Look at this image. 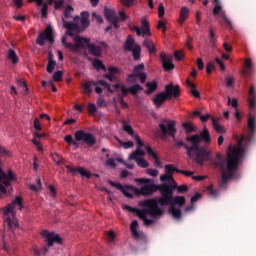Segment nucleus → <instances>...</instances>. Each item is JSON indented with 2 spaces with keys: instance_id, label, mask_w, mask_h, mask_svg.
<instances>
[{
  "instance_id": "nucleus-4",
  "label": "nucleus",
  "mask_w": 256,
  "mask_h": 256,
  "mask_svg": "<svg viewBox=\"0 0 256 256\" xmlns=\"http://www.w3.org/2000/svg\"><path fill=\"white\" fill-rule=\"evenodd\" d=\"M177 123L174 120L163 119L159 124V129L162 137H172L173 142L176 147H184L187 151L188 157L194 158L195 161V149L193 148V144L191 146L187 145L183 141L177 140L175 135L177 134Z\"/></svg>"
},
{
  "instance_id": "nucleus-52",
  "label": "nucleus",
  "mask_w": 256,
  "mask_h": 256,
  "mask_svg": "<svg viewBox=\"0 0 256 256\" xmlns=\"http://www.w3.org/2000/svg\"><path fill=\"white\" fill-rule=\"evenodd\" d=\"M215 69V64L213 62H209L206 66V73L208 75H211L213 73V70Z\"/></svg>"
},
{
  "instance_id": "nucleus-44",
  "label": "nucleus",
  "mask_w": 256,
  "mask_h": 256,
  "mask_svg": "<svg viewBox=\"0 0 256 256\" xmlns=\"http://www.w3.org/2000/svg\"><path fill=\"white\" fill-rule=\"evenodd\" d=\"M119 145H121V147L125 148V149H131V147H133V142L132 141H128V142H123L121 140H119L118 138H116Z\"/></svg>"
},
{
  "instance_id": "nucleus-33",
  "label": "nucleus",
  "mask_w": 256,
  "mask_h": 256,
  "mask_svg": "<svg viewBox=\"0 0 256 256\" xmlns=\"http://www.w3.org/2000/svg\"><path fill=\"white\" fill-rule=\"evenodd\" d=\"M186 83L188 87H191V93L193 97H196L197 99H199V97H201V93L197 91V86L193 84V82H191V80L189 79L186 80Z\"/></svg>"
},
{
  "instance_id": "nucleus-1",
  "label": "nucleus",
  "mask_w": 256,
  "mask_h": 256,
  "mask_svg": "<svg viewBox=\"0 0 256 256\" xmlns=\"http://www.w3.org/2000/svg\"><path fill=\"white\" fill-rule=\"evenodd\" d=\"M255 133V117L250 116L248 118V135L242 136L238 141L237 146L230 145L228 147L227 157L221 155V153H217L214 159H211V150L207 149L205 146L199 145L202 141L207 144L211 143V135L209 134L207 127H204L203 131L199 134L187 136L185 140L193 146L195 163H197V165H204L205 161H212V164L215 165V167H219L220 171H222L221 187H223V185L228 183L230 179H233V176L237 173V169H239V163H241V159H243V155H245L243 141L251 143Z\"/></svg>"
},
{
  "instance_id": "nucleus-56",
  "label": "nucleus",
  "mask_w": 256,
  "mask_h": 256,
  "mask_svg": "<svg viewBox=\"0 0 256 256\" xmlns=\"http://www.w3.org/2000/svg\"><path fill=\"white\" fill-rule=\"evenodd\" d=\"M202 195L201 193H196L194 196L191 197L190 203L193 205L194 203H197L199 199H201Z\"/></svg>"
},
{
  "instance_id": "nucleus-13",
  "label": "nucleus",
  "mask_w": 256,
  "mask_h": 256,
  "mask_svg": "<svg viewBox=\"0 0 256 256\" xmlns=\"http://www.w3.org/2000/svg\"><path fill=\"white\" fill-rule=\"evenodd\" d=\"M95 85H100L101 87H104V89H107L109 93H113V89H111V85L107 83L105 80H98V81H90V82H85L83 84V90L85 93H92L93 87Z\"/></svg>"
},
{
  "instance_id": "nucleus-48",
  "label": "nucleus",
  "mask_w": 256,
  "mask_h": 256,
  "mask_svg": "<svg viewBox=\"0 0 256 256\" xmlns=\"http://www.w3.org/2000/svg\"><path fill=\"white\" fill-rule=\"evenodd\" d=\"M146 173L147 175H150V177H157V175H159V170L148 168Z\"/></svg>"
},
{
  "instance_id": "nucleus-32",
  "label": "nucleus",
  "mask_w": 256,
  "mask_h": 256,
  "mask_svg": "<svg viewBox=\"0 0 256 256\" xmlns=\"http://www.w3.org/2000/svg\"><path fill=\"white\" fill-rule=\"evenodd\" d=\"M92 65L97 71H100V69H102V71H107V67L100 59L94 58L92 61Z\"/></svg>"
},
{
  "instance_id": "nucleus-39",
  "label": "nucleus",
  "mask_w": 256,
  "mask_h": 256,
  "mask_svg": "<svg viewBox=\"0 0 256 256\" xmlns=\"http://www.w3.org/2000/svg\"><path fill=\"white\" fill-rule=\"evenodd\" d=\"M104 15L107 19V21H112L113 19H117V16H115V12H113L111 9H105Z\"/></svg>"
},
{
  "instance_id": "nucleus-25",
  "label": "nucleus",
  "mask_w": 256,
  "mask_h": 256,
  "mask_svg": "<svg viewBox=\"0 0 256 256\" xmlns=\"http://www.w3.org/2000/svg\"><path fill=\"white\" fill-rule=\"evenodd\" d=\"M208 38L211 44V47L215 49L217 47V38L215 37V30H213V27L208 28Z\"/></svg>"
},
{
  "instance_id": "nucleus-31",
  "label": "nucleus",
  "mask_w": 256,
  "mask_h": 256,
  "mask_svg": "<svg viewBox=\"0 0 256 256\" xmlns=\"http://www.w3.org/2000/svg\"><path fill=\"white\" fill-rule=\"evenodd\" d=\"M7 58L13 63V65H17L19 63V56L13 49L8 50Z\"/></svg>"
},
{
  "instance_id": "nucleus-51",
  "label": "nucleus",
  "mask_w": 256,
  "mask_h": 256,
  "mask_svg": "<svg viewBox=\"0 0 256 256\" xmlns=\"http://www.w3.org/2000/svg\"><path fill=\"white\" fill-rule=\"evenodd\" d=\"M88 111L90 115H95L97 113V106L93 103L88 104Z\"/></svg>"
},
{
  "instance_id": "nucleus-11",
  "label": "nucleus",
  "mask_w": 256,
  "mask_h": 256,
  "mask_svg": "<svg viewBox=\"0 0 256 256\" xmlns=\"http://www.w3.org/2000/svg\"><path fill=\"white\" fill-rule=\"evenodd\" d=\"M157 191L160 192L161 198H158L157 203L160 205H169L171 203L173 198V191L171 190V187L169 184H161L158 185Z\"/></svg>"
},
{
  "instance_id": "nucleus-15",
  "label": "nucleus",
  "mask_w": 256,
  "mask_h": 256,
  "mask_svg": "<svg viewBox=\"0 0 256 256\" xmlns=\"http://www.w3.org/2000/svg\"><path fill=\"white\" fill-rule=\"evenodd\" d=\"M133 73L140 78V83L147 81V74L145 73V64L141 63L134 67Z\"/></svg>"
},
{
  "instance_id": "nucleus-40",
  "label": "nucleus",
  "mask_w": 256,
  "mask_h": 256,
  "mask_svg": "<svg viewBox=\"0 0 256 256\" xmlns=\"http://www.w3.org/2000/svg\"><path fill=\"white\" fill-rule=\"evenodd\" d=\"M206 193H207V195H209L210 197H213V198L219 196V190L213 189V186H209V187L206 189Z\"/></svg>"
},
{
  "instance_id": "nucleus-3",
  "label": "nucleus",
  "mask_w": 256,
  "mask_h": 256,
  "mask_svg": "<svg viewBox=\"0 0 256 256\" xmlns=\"http://www.w3.org/2000/svg\"><path fill=\"white\" fill-rule=\"evenodd\" d=\"M138 205L139 207H144V208L139 210L129 205H124L123 209H125L126 211H130V213H136L139 219H142L146 227H149L154 223L153 219L147 218L148 215H150V217H161V215H163V210L159 208L157 199H147L144 201H140Z\"/></svg>"
},
{
  "instance_id": "nucleus-30",
  "label": "nucleus",
  "mask_w": 256,
  "mask_h": 256,
  "mask_svg": "<svg viewBox=\"0 0 256 256\" xmlns=\"http://www.w3.org/2000/svg\"><path fill=\"white\" fill-rule=\"evenodd\" d=\"M142 25V37H145V35H147V37H151V30L149 28V21H147V19H143L141 22Z\"/></svg>"
},
{
  "instance_id": "nucleus-45",
  "label": "nucleus",
  "mask_w": 256,
  "mask_h": 256,
  "mask_svg": "<svg viewBox=\"0 0 256 256\" xmlns=\"http://www.w3.org/2000/svg\"><path fill=\"white\" fill-rule=\"evenodd\" d=\"M174 57L177 61H183V59H185V53L181 50L175 51Z\"/></svg>"
},
{
  "instance_id": "nucleus-58",
  "label": "nucleus",
  "mask_w": 256,
  "mask_h": 256,
  "mask_svg": "<svg viewBox=\"0 0 256 256\" xmlns=\"http://www.w3.org/2000/svg\"><path fill=\"white\" fill-rule=\"evenodd\" d=\"M157 29H162V32H163V33H166V32H167V26L165 25V22H163V20H160V21L158 22Z\"/></svg>"
},
{
  "instance_id": "nucleus-9",
  "label": "nucleus",
  "mask_w": 256,
  "mask_h": 256,
  "mask_svg": "<svg viewBox=\"0 0 256 256\" xmlns=\"http://www.w3.org/2000/svg\"><path fill=\"white\" fill-rule=\"evenodd\" d=\"M134 139L137 143V149L136 151L132 152L130 155H129V160L130 161H136L138 167H141L142 169H147V167H149V162L147 160H145L144 158H139V157H145V151H143L141 149V147H148V145H145L143 143V141H141V138L139 137V135H135L134 136Z\"/></svg>"
},
{
  "instance_id": "nucleus-43",
  "label": "nucleus",
  "mask_w": 256,
  "mask_h": 256,
  "mask_svg": "<svg viewBox=\"0 0 256 256\" xmlns=\"http://www.w3.org/2000/svg\"><path fill=\"white\" fill-rule=\"evenodd\" d=\"M53 81L59 82L63 80V72L56 71L52 76Z\"/></svg>"
},
{
  "instance_id": "nucleus-64",
  "label": "nucleus",
  "mask_w": 256,
  "mask_h": 256,
  "mask_svg": "<svg viewBox=\"0 0 256 256\" xmlns=\"http://www.w3.org/2000/svg\"><path fill=\"white\" fill-rule=\"evenodd\" d=\"M178 193H187V191H189V187H187V185H180L178 186Z\"/></svg>"
},
{
  "instance_id": "nucleus-57",
  "label": "nucleus",
  "mask_w": 256,
  "mask_h": 256,
  "mask_svg": "<svg viewBox=\"0 0 256 256\" xmlns=\"http://www.w3.org/2000/svg\"><path fill=\"white\" fill-rule=\"evenodd\" d=\"M106 71H108L110 74L112 75H117V73H119V68L117 67H113V66H109Z\"/></svg>"
},
{
  "instance_id": "nucleus-23",
  "label": "nucleus",
  "mask_w": 256,
  "mask_h": 256,
  "mask_svg": "<svg viewBox=\"0 0 256 256\" xmlns=\"http://www.w3.org/2000/svg\"><path fill=\"white\" fill-rule=\"evenodd\" d=\"M56 66H57V62L54 59L53 53L49 52V54H48V64H47V67H46L47 73H53Z\"/></svg>"
},
{
  "instance_id": "nucleus-34",
  "label": "nucleus",
  "mask_w": 256,
  "mask_h": 256,
  "mask_svg": "<svg viewBox=\"0 0 256 256\" xmlns=\"http://www.w3.org/2000/svg\"><path fill=\"white\" fill-rule=\"evenodd\" d=\"M245 66L248 70H242V75H251V69H253V62L251 61V58H247L245 60Z\"/></svg>"
},
{
  "instance_id": "nucleus-16",
  "label": "nucleus",
  "mask_w": 256,
  "mask_h": 256,
  "mask_svg": "<svg viewBox=\"0 0 256 256\" xmlns=\"http://www.w3.org/2000/svg\"><path fill=\"white\" fill-rule=\"evenodd\" d=\"M160 59L162 61L164 70L173 71V69H175V64H173V58L167 57V55H165V53H161Z\"/></svg>"
},
{
  "instance_id": "nucleus-50",
  "label": "nucleus",
  "mask_w": 256,
  "mask_h": 256,
  "mask_svg": "<svg viewBox=\"0 0 256 256\" xmlns=\"http://www.w3.org/2000/svg\"><path fill=\"white\" fill-rule=\"evenodd\" d=\"M65 5V0H55L54 1V9L59 10L61 7Z\"/></svg>"
},
{
  "instance_id": "nucleus-27",
  "label": "nucleus",
  "mask_w": 256,
  "mask_h": 256,
  "mask_svg": "<svg viewBox=\"0 0 256 256\" xmlns=\"http://www.w3.org/2000/svg\"><path fill=\"white\" fill-rule=\"evenodd\" d=\"M147 90L144 91L146 95H151V93H155L157 91V81L153 80L152 82H147L146 83Z\"/></svg>"
},
{
  "instance_id": "nucleus-19",
  "label": "nucleus",
  "mask_w": 256,
  "mask_h": 256,
  "mask_svg": "<svg viewBox=\"0 0 256 256\" xmlns=\"http://www.w3.org/2000/svg\"><path fill=\"white\" fill-rule=\"evenodd\" d=\"M67 171H69V173H71L72 175H77V173H79L80 175H82V177H86L87 179L91 178V173L85 171V169L78 167V168H74L72 166L67 165L66 166Z\"/></svg>"
},
{
  "instance_id": "nucleus-14",
  "label": "nucleus",
  "mask_w": 256,
  "mask_h": 256,
  "mask_svg": "<svg viewBox=\"0 0 256 256\" xmlns=\"http://www.w3.org/2000/svg\"><path fill=\"white\" fill-rule=\"evenodd\" d=\"M166 97L169 99H179L181 97V88L179 85H173V83H169L165 86Z\"/></svg>"
},
{
  "instance_id": "nucleus-17",
  "label": "nucleus",
  "mask_w": 256,
  "mask_h": 256,
  "mask_svg": "<svg viewBox=\"0 0 256 256\" xmlns=\"http://www.w3.org/2000/svg\"><path fill=\"white\" fill-rule=\"evenodd\" d=\"M139 91H143V88L139 84H134L132 87L126 88L125 86H121L122 97H127L128 93L132 95H137Z\"/></svg>"
},
{
  "instance_id": "nucleus-38",
  "label": "nucleus",
  "mask_w": 256,
  "mask_h": 256,
  "mask_svg": "<svg viewBox=\"0 0 256 256\" xmlns=\"http://www.w3.org/2000/svg\"><path fill=\"white\" fill-rule=\"evenodd\" d=\"M213 3H215L213 15H219V13H221L223 9V7L221 6V0H213Z\"/></svg>"
},
{
  "instance_id": "nucleus-60",
  "label": "nucleus",
  "mask_w": 256,
  "mask_h": 256,
  "mask_svg": "<svg viewBox=\"0 0 256 256\" xmlns=\"http://www.w3.org/2000/svg\"><path fill=\"white\" fill-rule=\"evenodd\" d=\"M33 125H34V129H36L37 131H41L42 128H41V122H39V118L34 119Z\"/></svg>"
},
{
  "instance_id": "nucleus-28",
  "label": "nucleus",
  "mask_w": 256,
  "mask_h": 256,
  "mask_svg": "<svg viewBox=\"0 0 256 256\" xmlns=\"http://www.w3.org/2000/svg\"><path fill=\"white\" fill-rule=\"evenodd\" d=\"M187 17H189V8L182 7L180 10V17H179L178 23L180 25H183V23H185Z\"/></svg>"
},
{
  "instance_id": "nucleus-24",
  "label": "nucleus",
  "mask_w": 256,
  "mask_h": 256,
  "mask_svg": "<svg viewBox=\"0 0 256 256\" xmlns=\"http://www.w3.org/2000/svg\"><path fill=\"white\" fill-rule=\"evenodd\" d=\"M143 47H146L150 55H153V53H157V48L155 47V44L151 41V39L144 40Z\"/></svg>"
},
{
  "instance_id": "nucleus-36",
  "label": "nucleus",
  "mask_w": 256,
  "mask_h": 256,
  "mask_svg": "<svg viewBox=\"0 0 256 256\" xmlns=\"http://www.w3.org/2000/svg\"><path fill=\"white\" fill-rule=\"evenodd\" d=\"M164 169H165V173L167 175H173V173H177V171H179V169L175 168V166H173V164H166Z\"/></svg>"
},
{
  "instance_id": "nucleus-2",
  "label": "nucleus",
  "mask_w": 256,
  "mask_h": 256,
  "mask_svg": "<svg viewBox=\"0 0 256 256\" xmlns=\"http://www.w3.org/2000/svg\"><path fill=\"white\" fill-rule=\"evenodd\" d=\"M91 22L89 21V12L83 11L79 16H75L73 22H69L63 19V25L66 30V35L71 37L75 44L67 42V37H62L61 43L65 49H69L72 53H79L81 49L87 47L88 53L93 57H102L103 52L101 46L91 43V39L79 36V33H83Z\"/></svg>"
},
{
  "instance_id": "nucleus-55",
  "label": "nucleus",
  "mask_w": 256,
  "mask_h": 256,
  "mask_svg": "<svg viewBox=\"0 0 256 256\" xmlns=\"http://www.w3.org/2000/svg\"><path fill=\"white\" fill-rule=\"evenodd\" d=\"M228 105H231V107L237 108V105H239V102L237 101V98H233L231 100V97H228Z\"/></svg>"
},
{
  "instance_id": "nucleus-53",
  "label": "nucleus",
  "mask_w": 256,
  "mask_h": 256,
  "mask_svg": "<svg viewBox=\"0 0 256 256\" xmlns=\"http://www.w3.org/2000/svg\"><path fill=\"white\" fill-rule=\"evenodd\" d=\"M120 2L122 5H124V7H133L135 4V0H120Z\"/></svg>"
},
{
  "instance_id": "nucleus-8",
  "label": "nucleus",
  "mask_w": 256,
  "mask_h": 256,
  "mask_svg": "<svg viewBox=\"0 0 256 256\" xmlns=\"http://www.w3.org/2000/svg\"><path fill=\"white\" fill-rule=\"evenodd\" d=\"M74 139L71 134H68L64 137V141L68 143V145H73L76 148L79 147V142L81 141L88 147H93V145L97 143V140L95 139V136L93 134L85 132L83 130H77L74 134Z\"/></svg>"
},
{
  "instance_id": "nucleus-18",
  "label": "nucleus",
  "mask_w": 256,
  "mask_h": 256,
  "mask_svg": "<svg viewBox=\"0 0 256 256\" xmlns=\"http://www.w3.org/2000/svg\"><path fill=\"white\" fill-rule=\"evenodd\" d=\"M248 105L250 111H255L256 108V91L255 87L251 86L248 92Z\"/></svg>"
},
{
  "instance_id": "nucleus-10",
  "label": "nucleus",
  "mask_w": 256,
  "mask_h": 256,
  "mask_svg": "<svg viewBox=\"0 0 256 256\" xmlns=\"http://www.w3.org/2000/svg\"><path fill=\"white\" fill-rule=\"evenodd\" d=\"M124 51H129L132 53L134 61H139L141 59V46L135 43V38L129 35L124 43Z\"/></svg>"
},
{
  "instance_id": "nucleus-59",
  "label": "nucleus",
  "mask_w": 256,
  "mask_h": 256,
  "mask_svg": "<svg viewBox=\"0 0 256 256\" xmlns=\"http://www.w3.org/2000/svg\"><path fill=\"white\" fill-rule=\"evenodd\" d=\"M106 165L107 167H111L112 169H115V167H117V163H115V160L113 158L108 159L106 161Z\"/></svg>"
},
{
  "instance_id": "nucleus-37",
  "label": "nucleus",
  "mask_w": 256,
  "mask_h": 256,
  "mask_svg": "<svg viewBox=\"0 0 256 256\" xmlns=\"http://www.w3.org/2000/svg\"><path fill=\"white\" fill-rule=\"evenodd\" d=\"M182 127H183V129H185L186 133L195 132V125H193V123H191V122L182 123Z\"/></svg>"
},
{
  "instance_id": "nucleus-62",
  "label": "nucleus",
  "mask_w": 256,
  "mask_h": 256,
  "mask_svg": "<svg viewBox=\"0 0 256 256\" xmlns=\"http://www.w3.org/2000/svg\"><path fill=\"white\" fill-rule=\"evenodd\" d=\"M235 79L233 77H226V87H233Z\"/></svg>"
},
{
  "instance_id": "nucleus-42",
  "label": "nucleus",
  "mask_w": 256,
  "mask_h": 256,
  "mask_svg": "<svg viewBox=\"0 0 256 256\" xmlns=\"http://www.w3.org/2000/svg\"><path fill=\"white\" fill-rule=\"evenodd\" d=\"M160 181H162V183H169L173 181V175L171 174H164L160 176Z\"/></svg>"
},
{
  "instance_id": "nucleus-29",
  "label": "nucleus",
  "mask_w": 256,
  "mask_h": 256,
  "mask_svg": "<svg viewBox=\"0 0 256 256\" xmlns=\"http://www.w3.org/2000/svg\"><path fill=\"white\" fill-rule=\"evenodd\" d=\"M169 213L177 221L181 220V217L183 216V214L181 213V209L174 207V206H170Z\"/></svg>"
},
{
  "instance_id": "nucleus-22",
  "label": "nucleus",
  "mask_w": 256,
  "mask_h": 256,
  "mask_svg": "<svg viewBox=\"0 0 256 256\" xmlns=\"http://www.w3.org/2000/svg\"><path fill=\"white\" fill-rule=\"evenodd\" d=\"M186 200L184 198V196H172V200L171 203H169L168 205H170V207H183V205H185Z\"/></svg>"
},
{
  "instance_id": "nucleus-46",
  "label": "nucleus",
  "mask_w": 256,
  "mask_h": 256,
  "mask_svg": "<svg viewBox=\"0 0 256 256\" xmlns=\"http://www.w3.org/2000/svg\"><path fill=\"white\" fill-rule=\"evenodd\" d=\"M123 130L128 133V135H134L133 127L125 122L123 123Z\"/></svg>"
},
{
  "instance_id": "nucleus-61",
  "label": "nucleus",
  "mask_w": 256,
  "mask_h": 256,
  "mask_svg": "<svg viewBox=\"0 0 256 256\" xmlns=\"http://www.w3.org/2000/svg\"><path fill=\"white\" fill-rule=\"evenodd\" d=\"M127 81L129 83H137V76L134 73L129 74L128 78H127Z\"/></svg>"
},
{
  "instance_id": "nucleus-12",
  "label": "nucleus",
  "mask_w": 256,
  "mask_h": 256,
  "mask_svg": "<svg viewBox=\"0 0 256 256\" xmlns=\"http://www.w3.org/2000/svg\"><path fill=\"white\" fill-rule=\"evenodd\" d=\"M45 41H49V43H54L55 38L53 37V27L47 26L44 32H41L36 39L37 45L43 47L45 45Z\"/></svg>"
},
{
  "instance_id": "nucleus-63",
  "label": "nucleus",
  "mask_w": 256,
  "mask_h": 256,
  "mask_svg": "<svg viewBox=\"0 0 256 256\" xmlns=\"http://www.w3.org/2000/svg\"><path fill=\"white\" fill-rule=\"evenodd\" d=\"M163 15H165V7L163 6V4H159L158 7V17H163Z\"/></svg>"
},
{
  "instance_id": "nucleus-47",
  "label": "nucleus",
  "mask_w": 256,
  "mask_h": 256,
  "mask_svg": "<svg viewBox=\"0 0 256 256\" xmlns=\"http://www.w3.org/2000/svg\"><path fill=\"white\" fill-rule=\"evenodd\" d=\"M104 78L108 79L111 83L117 81V76L115 74H111L110 72L108 74H104Z\"/></svg>"
},
{
  "instance_id": "nucleus-5",
  "label": "nucleus",
  "mask_w": 256,
  "mask_h": 256,
  "mask_svg": "<svg viewBox=\"0 0 256 256\" xmlns=\"http://www.w3.org/2000/svg\"><path fill=\"white\" fill-rule=\"evenodd\" d=\"M18 207L19 211L23 209V198L16 196L11 204H8L4 210V231L8 229L11 233H15L19 229V222L15 218V212L13 209Z\"/></svg>"
},
{
  "instance_id": "nucleus-35",
  "label": "nucleus",
  "mask_w": 256,
  "mask_h": 256,
  "mask_svg": "<svg viewBox=\"0 0 256 256\" xmlns=\"http://www.w3.org/2000/svg\"><path fill=\"white\" fill-rule=\"evenodd\" d=\"M212 125L217 133H225V128H223L221 124L217 123V120L215 118H212Z\"/></svg>"
},
{
  "instance_id": "nucleus-20",
  "label": "nucleus",
  "mask_w": 256,
  "mask_h": 256,
  "mask_svg": "<svg viewBox=\"0 0 256 256\" xmlns=\"http://www.w3.org/2000/svg\"><path fill=\"white\" fill-rule=\"evenodd\" d=\"M165 101H169V98L165 94V92H159L156 94V96L153 98V103L156 107H161L165 103Z\"/></svg>"
},
{
  "instance_id": "nucleus-41",
  "label": "nucleus",
  "mask_w": 256,
  "mask_h": 256,
  "mask_svg": "<svg viewBox=\"0 0 256 256\" xmlns=\"http://www.w3.org/2000/svg\"><path fill=\"white\" fill-rule=\"evenodd\" d=\"M74 9L72 8L71 5L66 6L64 9V17L65 19H71V13H73Z\"/></svg>"
},
{
  "instance_id": "nucleus-21",
  "label": "nucleus",
  "mask_w": 256,
  "mask_h": 256,
  "mask_svg": "<svg viewBox=\"0 0 256 256\" xmlns=\"http://www.w3.org/2000/svg\"><path fill=\"white\" fill-rule=\"evenodd\" d=\"M145 149L149 155V157L154 159V167H161V160L159 159V156H157V154L155 153V151H153V149L151 148V146H145Z\"/></svg>"
},
{
  "instance_id": "nucleus-6",
  "label": "nucleus",
  "mask_w": 256,
  "mask_h": 256,
  "mask_svg": "<svg viewBox=\"0 0 256 256\" xmlns=\"http://www.w3.org/2000/svg\"><path fill=\"white\" fill-rule=\"evenodd\" d=\"M108 183L109 185H111V187H115L116 189L121 191L124 197H127L128 199H133V194L129 193V191H133L135 195L147 196V195H153V193H156L158 188V185H155V184H148L143 186L141 189H139L131 185H126L124 187L121 183L113 182L112 180H109Z\"/></svg>"
},
{
  "instance_id": "nucleus-26",
  "label": "nucleus",
  "mask_w": 256,
  "mask_h": 256,
  "mask_svg": "<svg viewBox=\"0 0 256 256\" xmlns=\"http://www.w3.org/2000/svg\"><path fill=\"white\" fill-rule=\"evenodd\" d=\"M137 227H139V222L137 220L132 221L130 224V231L132 233V236L135 239H140L141 235L139 234V231H137Z\"/></svg>"
},
{
  "instance_id": "nucleus-7",
  "label": "nucleus",
  "mask_w": 256,
  "mask_h": 256,
  "mask_svg": "<svg viewBox=\"0 0 256 256\" xmlns=\"http://www.w3.org/2000/svg\"><path fill=\"white\" fill-rule=\"evenodd\" d=\"M41 236L43 237L44 242L46 243V246L41 248L40 250L37 248H34L33 253L35 256L47 255V253H49V247H53L55 243H57V245H63V239L61 238V236H59V234L55 232H51L49 230H43L41 232Z\"/></svg>"
},
{
  "instance_id": "nucleus-54",
  "label": "nucleus",
  "mask_w": 256,
  "mask_h": 256,
  "mask_svg": "<svg viewBox=\"0 0 256 256\" xmlns=\"http://www.w3.org/2000/svg\"><path fill=\"white\" fill-rule=\"evenodd\" d=\"M48 11H49V6L47 4H43L42 10H41L43 19L47 18Z\"/></svg>"
},
{
  "instance_id": "nucleus-49",
  "label": "nucleus",
  "mask_w": 256,
  "mask_h": 256,
  "mask_svg": "<svg viewBox=\"0 0 256 256\" xmlns=\"http://www.w3.org/2000/svg\"><path fill=\"white\" fill-rule=\"evenodd\" d=\"M221 17L227 27H233V23L227 18L224 12L221 13Z\"/></svg>"
}]
</instances>
